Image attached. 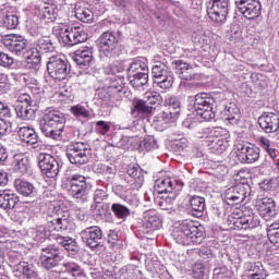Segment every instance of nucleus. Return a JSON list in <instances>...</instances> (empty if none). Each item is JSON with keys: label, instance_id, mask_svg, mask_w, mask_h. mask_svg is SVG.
Segmentation results:
<instances>
[{"label": "nucleus", "instance_id": "nucleus-1", "mask_svg": "<svg viewBox=\"0 0 279 279\" xmlns=\"http://www.w3.org/2000/svg\"><path fill=\"white\" fill-rule=\"evenodd\" d=\"M71 226V219L69 216L63 215L48 222L47 230H44V236H47L49 241H56L61 247H64L68 252H80L77 241L71 236L61 235L58 232H65Z\"/></svg>", "mask_w": 279, "mask_h": 279}, {"label": "nucleus", "instance_id": "nucleus-2", "mask_svg": "<svg viewBox=\"0 0 279 279\" xmlns=\"http://www.w3.org/2000/svg\"><path fill=\"white\" fill-rule=\"evenodd\" d=\"M171 235L179 245H191V243L199 245L206 239V231L204 227L197 226L191 220H184L173 228Z\"/></svg>", "mask_w": 279, "mask_h": 279}, {"label": "nucleus", "instance_id": "nucleus-3", "mask_svg": "<svg viewBox=\"0 0 279 279\" xmlns=\"http://www.w3.org/2000/svg\"><path fill=\"white\" fill-rule=\"evenodd\" d=\"M65 125L66 118H64V113L57 110L45 113L39 123L41 134L52 141H62Z\"/></svg>", "mask_w": 279, "mask_h": 279}, {"label": "nucleus", "instance_id": "nucleus-4", "mask_svg": "<svg viewBox=\"0 0 279 279\" xmlns=\"http://www.w3.org/2000/svg\"><path fill=\"white\" fill-rule=\"evenodd\" d=\"M196 117L203 121H217V111H215V97L208 93H198L194 96L193 106Z\"/></svg>", "mask_w": 279, "mask_h": 279}, {"label": "nucleus", "instance_id": "nucleus-5", "mask_svg": "<svg viewBox=\"0 0 279 279\" xmlns=\"http://www.w3.org/2000/svg\"><path fill=\"white\" fill-rule=\"evenodd\" d=\"M65 156L69 162L75 167L87 165L92 156L90 145L84 142L72 143L68 145Z\"/></svg>", "mask_w": 279, "mask_h": 279}, {"label": "nucleus", "instance_id": "nucleus-6", "mask_svg": "<svg viewBox=\"0 0 279 279\" xmlns=\"http://www.w3.org/2000/svg\"><path fill=\"white\" fill-rule=\"evenodd\" d=\"M165 106H167L168 110L158 113L155 120L157 125H168V123H173L180 117L182 104L178 97L170 96L166 98Z\"/></svg>", "mask_w": 279, "mask_h": 279}, {"label": "nucleus", "instance_id": "nucleus-7", "mask_svg": "<svg viewBox=\"0 0 279 279\" xmlns=\"http://www.w3.org/2000/svg\"><path fill=\"white\" fill-rule=\"evenodd\" d=\"M41 267L53 269L64 260V251L56 244H49L40 250Z\"/></svg>", "mask_w": 279, "mask_h": 279}, {"label": "nucleus", "instance_id": "nucleus-8", "mask_svg": "<svg viewBox=\"0 0 279 279\" xmlns=\"http://www.w3.org/2000/svg\"><path fill=\"white\" fill-rule=\"evenodd\" d=\"M57 35L59 36V43H63L68 47H75L82 43L88 40V34L84 32L81 27H63L57 29Z\"/></svg>", "mask_w": 279, "mask_h": 279}, {"label": "nucleus", "instance_id": "nucleus-9", "mask_svg": "<svg viewBox=\"0 0 279 279\" xmlns=\"http://www.w3.org/2000/svg\"><path fill=\"white\" fill-rule=\"evenodd\" d=\"M98 47L100 56L105 58H119V37L114 33L108 31L98 38Z\"/></svg>", "mask_w": 279, "mask_h": 279}, {"label": "nucleus", "instance_id": "nucleus-10", "mask_svg": "<svg viewBox=\"0 0 279 279\" xmlns=\"http://www.w3.org/2000/svg\"><path fill=\"white\" fill-rule=\"evenodd\" d=\"M47 71L52 80L62 82L71 73V63L60 57H50L47 62Z\"/></svg>", "mask_w": 279, "mask_h": 279}, {"label": "nucleus", "instance_id": "nucleus-11", "mask_svg": "<svg viewBox=\"0 0 279 279\" xmlns=\"http://www.w3.org/2000/svg\"><path fill=\"white\" fill-rule=\"evenodd\" d=\"M151 75L154 77V83L158 88L162 90H168L173 86V72L165 63H157L151 69Z\"/></svg>", "mask_w": 279, "mask_h": 279}, {"label": "nucleus", "instance_id": "nucleus-12", "mask_svg": "<svg viewBox=\"0 0 279 279\" xmlns=\"http://www.w3.org/2000/svg\"><path fill=\"white\" fill-rule=\"evenodd\" d=\"M34 104H36V101L29 94H20L17 101L15 102L16 117L23 121H29L34 119V114H36L35 110L32 109Z\"/></svg>", "mask_w": 279, "mask_h": 279}, {"label": "nucleus", "instance_id": "nucleus-13", "mask_svg": "<svg viewBox=\"0 0 279 279\" xmlns=\"http://www.w3.org/2000/svg\"><path fill=\"white\" fill-rule=\"evenodd\" d=\"M38 167L46 178H58L60 163L50 154L40 153L37 156Z\"/></svg>", "mask_w": 279, "mask_h": 279}, {"label": "nucleus", "instance_id": "nucleus-14", "mask_svg": "<svg viewBox=\"0 0 279 279\" xmlns=\"http://www.w3.org/2000/svg\"><path fill=\"white\" fill-rule=\"evenodd\" d=\"M235 8L244 19L253 21V19H258L263 7L259 0H235Z\"/></svg>", "mask_w": 279, "mask_h": 279}, {"label": "nucleus", "instance_id": "nucleus-15", "mask_svg": "<svg viewBox=\"0 0 279 279\" xmlns=\"http://www.w3.org/2000/svg\"><path fill=\"white\" fill-rule=\"evenodd\" d=\"M230 12V0H211L207 14L214 23H223Z\"/></svg>", "mask_w": 279, "mask_h": 279}, {"label": "nucleus", "instance_id": "nucleus-16", "mask_svg": "<svg viewBox=\"0 0 279 279\" xmlns=\"http://www.w3.org/2000/svg\"><path fill=\"white\" fill-rule=\"evenodd\" d=\"M81 239L89 250H97L104 241V231L98 226H92L81 231Z\"/></svg>", "mask_w": 279, "mask_h": 279}, {"label": "nucleus", "instance_id": "nucleus-17", "mask_svg": "<svg viewBox=\"0 0 279 279\" xmlns=\"http://www.w3.org/2000/svg\"><path fill=\"white\" fill-rule=\"evenodd\" d=\"M2 43L5 49L15 53V56H23L29 45L27 38L19 34L8 35L2 39Z\"/></svg>", "mask_w": 279, "mask_h": 279}, {"label": "nucleus", "instance_id": "nucleus-18", "mask_svg": "<svg viewBox=\"0 0 279 279\" xmlns=\"http://www.w3.org/2000/svg\"><path fill=\"white\" fill-rule=\"evenodd\" d=\"M70 193L75 199H82L88 191L93 189V184L86 181V177L81 174H73L70 177Z\"/></svg>", "mask_w": 279, "mask_h": 279}, {"label": "nucleus", "instance_id": "nucleus-19", "mask_svg": "<svg viewBox=\"0 0 279 279\" xmlns=\"http://www.w3.org/2000/svg\"><path fill=\"white\" fill-rule=\"evenodd\" d=\"M238 158L244 165H253L260 158V148L251 143L240 144L238 146Z\"/></svg>", "mask_w": 279, "mask_h": 279}, {"label": "nucleus", "instance_id": "nucleus-20", "mask_svg": "<svg viewBox=\"0 0 279 279\" xmlns=\"http://www.w3.org/2000/svg\"><path fill=\"white\" fill-rule=\"evenodd\" d=\"M258 125L266 134H279V118L274 112L263 113L258 118Z\"/></svg>", "mask_w": 279, "mask_h": 279}, {"label": "nucleus", "instance_id": "nucleus-21", "mask_svg": "<svg viewBox=\"0 0 279 279\" xmlns=\"http://www.w3.org/2000/svg\"><path fill=\"white\" fill-rule=\"evenodd\" d=\"M245 197H247V191L243 184L231 186L225 192V201L228 206H234V204H243V202H245Z\"/></svg>", "mask_w": 279, "mask_h": 279}, {"label": "nucleus", "instance_id": "nucleus-22", "mask_svg": "<svg viewBox=\"0 0 279 279\" xmlns=\"http://www.w3.org/2000/svg\"><path fill=\"white\" fill-rule=\"evenodd\" d=\"M17 134L22 143L32 145L33 149H36L37 151L43 149V142L38 140V133H36V130L29 126H22L19 129Z\"/></svg>", "mask_w": 279, "mask_h": 279}, {"label": "nucleus", "instance_id": "nucleus-23", "mask_svg": "<svg viewBox=\"0 0 279 279\" xmlns=\"http://www.w3.org/2000/svg\"><path fill=\"white\" fill-rule=\"evenodd\" d=\"M143 230L146 234L150 232H156V230H160L162 228V220L158 213L154 209H149L143 213Z\"/></svg>", "mask_w": 279, "mask_h": 279}, {"label": "nucleus", "instance_id": "nucleus-24", "mask_svg": "<svg viewBox=\"0 0 279 279\" xmlns=\"http://www.w3.org/2000/svg\"><path fill=\"white\" fill-rule=\"evenodd\" d=\"M126 174L130 178L126 180L130 189L133 191H140L145 182V174H143V169L138 166L130 165L126 168Z\"/></svg>", "mask_w": 279, "mask_h": 279}, {"label": "nucleus", "instance_id": "nucleus-25", "mask_svg": "<svg viewBox=\"0 0 279 279\" xmlns=\"http://www.w3.org/2000/svg\"><path fill=\"white\" fill-rule=\"evenodd\" d=\"M220 119L225 123H230V125H236L239 119H241V111L236 107H226L222 111L216 114V121Z\"/></svg>", "mask_w": 279, "mask_h": 279}, {"label": "nucleus", "instance_id": "nucleus-26", "mask_svg": "<svg viewBox=\"0 0 279 279\" xmlns=\"http://www.w3.org/2000/svg\"><path fill=\"white\" fill-rule=\"evenodd\" d=\"M14 189L20 195H23V197H36L38 193L34 183L23 179H15Z\"/></svg>", "mask_w": 279, "mask_h": 279}, {"label": "nucleus", "instance_id": "nucleus-27", "mask_svg": "<svg viewBox=\"0 0 279 279\" xmlns=\"http://www.w3.org/2000/svg\"><path fill=\"white\" fill-rule=\"evenodd\" d=\"M19 195L10 190L0 192V208H2V210H13L16 204H19Z\"/></svg>", "mask_w": 279, "mask_h": 279}, {"label": "nucleus", "instance_id": "nucleus-28", "mask_svg": "<svg viewBox=\"0 0 279 279\" xmlns=\"http://www.w3.org/2000/svg\"><path fill=\"white\" fill-rule=\"evenodd\" d=\"M178 187V180L175 178H165L156 181L155 193L162 195V193H173Z\"/></svg>", "mask_w": 279, "mask_h": 279}, {"label": "nucleus", "instance_id": "nucleus-29", "mask_svg": "<svg viewBox=\"0 0 279 279\" xmlns=\"http://www.w3.org/2000/svg\"><path fill=\"white\" fill-rule=\"evenodd\" d=\"M66 275V279L82 278L84 269L75 262H66L61 265L60 276Z\"/></svg>", "mask_w": 279, "mask_h": 279}, {"label": "nucleus", "instance_id": "nucleus-30", "mask_svg": "<svg viewBox=\"0 0 279 279\" xmlns=\"http://www.w3.org/2000/svg\"><path fill=\"white\" fill-rule=\"evenodd\" d=\"M74 62L78 66H90V62H93V47H83L75 51Z\"/></svg>", "mask_w": 279, "mask_h": 279}, {"label": "nucleus", "instance_id": "nucleus-31", "mask_svg": "<svg viewBox=\"0 0 279 279\" xmlns=\"http://www.w3.org/2000/svg\"><path fill=\"white\" fill-rule=\"evenodd\" d=\"M179 77L181 80H185V82H190L191 80H195L197 77V73H195V70L193 66L182 60L175 61Z\"/></svg>", "mask_w": 279, "mask_h": 279}, {"label": "nucleus", "instance_id": "nucleus-32", "mask_svg": "<svg viewBox=\"0 0 279 279\" xmlns=\"http://www.w3.org/2000/svg\"><path fill=\"white\" fill-rule=\"evenodd\" d=\"M40 56H43L36 47L29 48L27 46L26 51L23 52V58L27 60L29 69H40Z\"/></svg>", "mask_w": 279, "mask_h": 279}, {"label": "nucleus", "instance_id": "nucleus-33", "mask_svg": "<svg viewBox=\"0 0 279 279\" xmlns=\"http://www.w3.org/2000/svg\"><path fill=\"white\" fill-rule=\"evenodd\" d=\"M15 269L22 274L24 279H40V276H38V271L34 267V265L27 263V262H20Z\"/></svg>", "mask_w": 279, "mask_h": 279}, {"label": "nucleus", "instance_id": "nucleus-34", "mask_svg": "<svg viewBox=\"0 0 279 279\" xmlns=\"http://www.w3.org/2000/svg\"><path fill=\"white\" fill-rule=\"evenodd\" d=\"M258 206L260 217H271L274 210H276V202H274V198L263 197Z\"/></svg>", "mask_w": 279, "mask_h": 279}, {"label": "nucleus", "instance_id": "nucleus-35", "mask_svg": "<svg viewBox=\"0 0 279 279\" xmlns=\"http://www.w3.org/2000/svg\"><path fill=\"white\" fill-rule=\"evenodd\" d=\"M35 47L37 51L43 56L44 53H52L56 47H53V43H51V37L41 36L35 43Z\"/></svg>", "mask_w": 279, "mask_h": 279}, {"label": "nucleus", "instance_id": "nucleus-36", "mask_svg": "<svg viewBox=\"0 0 279 279\" xmlns=\"http://www.w3.org/2000/svg\"><path fill=\"white\" fill-rule=\"evenodd\" d=\"M12 165L13 171L15 173H19L20 175H25V173H27V171L29 170V159L22 155L14 156Z\"/></svg>", "mask_w": 279, "mask_h": 279}, {"label": "nucleus", "instance_id": "nucleus-37", "mask_svg": "<svg viewBox=\"0 0 279 279\" xmlns=\"http://www.w3.org/2000/svg\"><path fill=\"white\" fill-rule=\"evenodd\" d=\"M40 19H45L48 23H53L58 19V7L46 3L39 11Z\"/></svg>", "mask_w": 279, "mask_h": 279}, {"label": "nucleus", "instance_id": "nucleus-38", "mask_svg": "<svg viewBox=\"0 0 279 279\" xmlns=\"http://www.w3.org/2000/svg\"><path fill=\"white\" fill-rule=\"evenodd\" d=\"M154 107L149 106L145 99H138L134 102V108L132 110L133 117H138L140 114H151Z\"/></svg>", "mask_w": 279, "mask_h": 279}, {"label": "nucleus", "instance_id": "nucleus-39", "mask_svg": "<svg viewBox=\"0 0 279 279\" xmlns=\"http://www.w3.org/2000/svg\"><path fill=\"white\" fill-rule=\"evenodd\" d=\"M129 77L132 86H135V88H141L149 82V72L129 74Z\"/></svg>", "mask_w": 279, "mask_h": 279}, {"label": "nucleus", "instance_id": "nucleus-40", "mask_svg": "<svg viewBox=\"0 0 279 279\" xmlns=\"http://www.w3.org/2000/svg\"><path fill=\"white\" fill-rule=\"evenodd\" d=\"M75 16L82 23H93V11L86 7L76 5L75 7Z\"/></svg>", "mask_w": 279, "mask_h": 279}, {"label": "nucleus", "instance_id": "nucleus-41", "mask_svg": "<svg viewBox=\"0 0 279 279\" xmlns=\"http://www.w3.org/2000/svg\"><path fill=\"white\" fill-rule=\"evenodd\" d=\"M111 211L113 213L117 219H121L122 221H125V219H128L131 215V211L128 208V206L121 205L119 203H113L111 205Z\"/></svg>", "mask_w": 279, "mask_h": 279}, {"label": "nucleus", "instance_id": "nucleus-42", "mask_svg": "<svg viewBox=\"0 0 279 279\" xmlns=\"http://www.w3.org/2000/svg\"><path fill=\"white\" fill-rule=\"evenodd\" d=\"M128 73L129 75H134L136 73H149V69L147 68V63H145V61H142L141 59H135L130 64Z\"/></svg>", "mask_w": 279, "mask_h": 279}, {"label": "nucleus", "instance_id": "nucleus-43", "mask_svg": "<svg viewBox=\"0 0 279 279\" xmlns=\"http://www.w3.org/2000/svg\"><path fill=\"white\" fill-rule=\"evenodd\" d=\"M242 218L244 220V230H254V228H258V226H260V220L258 219V216H256L252 211L244 214Z\"/></svg>", "mask_w": 279, "mask_h": 279}, {"label": "nucleus", "instance_id": "nucleus-44", "mask_svg": "<svg viewBox=\"0 0 279 279\" xmlns=\"http://www.w3.org/2000/svg\"><path fill=\"white\" fill-rule=\"evenodd\" d=\"M190 204V208L194 210V213H204V208H206V198L202 196H192L187 198Z\"/></svg>", "mask_w": 279, "mask_h": 279}, {"label": "nucleus", "instance_id": "nucleus-45", "mask_svg": "<svg viewBox=\"0 0 279 279\" xmlns=\"http://www.w3.org/2000/svg\"><path fill=\"white\" fill-rule=\"evenodd\" d=\"M0 23L3 25V27H7V29H16V27H19V16L12 13H7L0 20Z\"/></svg>", "mask_w": 279, "mask_h": 279}, {"label": "nucleus", "instance_id": "nucleus-46", "mask_svg": "<svg viewBox=\"0 0 279 279\" xmlns=\"http://www.w3.org/2000/svg\"><path fill=\"white\" fill-rule=\"evenodd\" d=\"M267 234L270 243L279 247V222H274L267 227Z\"/></svg>", "mask_w": 279, "mask_h": 279}, {"label": "nucleus", "instance_id": "nucleus-47", "mask_svg": "<svg viewBox=\"0 0 279 279\" xmlns=\"http://www.w3.org/2000/svg\"><path fill=\"white\" fill-rule=\"evenodd\" d=\"M144 100L151 106H160L162 104V96L158 92H146L144 94Z\"/></svg>", "mask_w": 279, "mask_h": 279}, {"label": "nucleus", "instance_id": "nucleus-48", "mask_svg": "<svg viewBox=\"0 0 279 279\" xmlns=\"http://www.w3.org/2000/svg\"><path fill=\"white\" fill-rule=\"evenodd\" d=\"M71 112L74 117L81 118V119H88L90 117V111L86 109L82 105H76L71 108Z\"/></svg>", "mask_w": 279, "mask_h": 279}, {"label": "nucleus", "instance_id": "nucleus-49", "mask_svg": "<svg viewBox=\"0 0 279 279\" xmlns=\"http://www.w3.org/2000/svg\"><path fill=\"white\" fill-rule=\"evenodd\" d=\"M197 125H199V117H197V113L189 114L183 121V128L187 130H195Z\"/></svg>", "mask_w": 279, "mask_h": 279}, {"label": "nucleus", "instance_id": "nucleus-50", "mask_svg": "<svg viewBox=\"0 0 279 279\" xmlns=\"http://www.w3.org/2000/svg\"><path fill=\"white\" fill-rule=\"evenodd\" d=\"M194 279H208V272L204 268V264L196 263L193 267Z\"/></svg>", "mask_w": 279, "mask_h": 279}, {"label": "nucleus", "instance_id": "nucleus-51", "mask_svg": "<svg viewBox=\"0 0 279 279\" xmlns=\"http://www.w3.org/2000/svg\"><path fill=\"white\" fill-rule=\"evenodd\" d=\"M123 68H121V63L119 61H114L104 68L105 75H117V73H121Z\"/></svg>", "mask_w": 279, "mask_h": 279}, {"label": "nucleus", "instance_id": "nucleus-52", "mask_svg": "<svg viewBox=\"0 0 279 279\" xmlns=\"http://www.w3.org/2000/svg\"><path fill=\"white\" fill-rule=\"evenodd\" d=\"M192 41L196 47H203L204 45H208V37H206L203 32H194Z\"/></svg>", "mask_w": 279, "mask_h": 279}, {"label": "nucleus", "instance_id": "nucleus-53", "mask_svg": "<svg viewBox=\"0 0 279 279\" xmlns=\"http://www.w3.org/2000/svg\"><path fill=\"white\" fill-rule=\"evenodd\" d=\"M121 279H136V269L134 266H124L120 269Z\"/></svg>", "mask_w": 279, "mask_h": 279}, {"label": "nucleus", "instance_id": "nucleus-54", "mask_svg": "<svg viewBox=\"0 0 279 279\" xmlns=\"http://www.w3.org/2000/svg\"><path fill=\"white\" fill-rule=\"evenodd\" d=\"M140 147H144L147 151H151V149H158V142L153 136H148L141 142Z\"/></svg>", "mask_w": 279, "mask_h": 279}, {"label": "nucleus", "instance_id": "nucleus-55", "mask_svg": "<svg viewBox=\"0 0 279 279\" xmlns=\"http://www.w3.org/2000/svg\"><path fill=\"white\" fill-rule=\"evenodd\" d=\"M245 267L247 271H250V274H267V270H265V267H263V264H260V262L247 263Z\"/></svg>", "mask_w": 279, "mask_h": 279}, {"label": "nucleus", "instance_id": "nucleus-56", "mask_svg": "<svg viewBox=\"0 0 279 279\" xmlns=\"http://www.w3.org/2000/svg\"><path fill=\"white\" fill-rule=\"evenodd\" d=\"M93 198L95 204H101L104 199H108V190L106 187L95 190Z\"/></svg>", "mask_w": 279, "mask_h": 279}, {"label": "nucleus", "instance_id": "nucleus-57", "mask_svg": "<svg viewBox=\"0 0 279 279\" xmlns=\"http://www.w3.org/2000/svg\"><path fill=\"white\" fill-rule=\"evenodd\" d=\"M95 130L98 134H102V136H106V134L110 132V122H106L104 120L97 121Z\"/></svg>", "mask_w": 279, "mask_h": 279}, {"label": "nucleus", "instance_id": "nucleus-58", "mask_svg": "<svg viewBox=\"0 0 279 279\" xmlns=\"http://www.w3.org/2000/svg\"><path fill=\"white\" fill-rule=\"evenodd\" d=\"M14 64V58L10 57V54L0 51V66L8 69Z\"/></svg>", "mask_w": 279, "mask_h": 279}, {"label": "nucleus", "instance_id": "nucleus-59", "mask_svg": "<svg viewBox=\"0 0 279 279\" xmlns=\"http://www.w3.org/2000/svg\"><path fill=\"white\" fill-rule=\"evenodd\" d=\"M180 88H184L186 95H193L199 88V83L183 82L180 84Z\"/></svg>", "mask_w": 279, "mask_h": 279}, {"label": "nucleus", "instance_id": "nucleus-60", "mask_svg": "<svg viewBox=\"0 0 279 279\" xmlns=\"http://www.w3.org/2000/svg\"><path fill=\"white\" fill-rule=\"evenodd\" d=\"M96 173H101L102 175H110L114 173V168L107 166L106 163H97L95 166Z\"/></svg>", "mask_w": 279, "mask_h": 279}, {"label": "nucleus", "instance_id": "nucleus-61", "mask_svg": "<svg viewBox=\"0 0 279 279\" xmlns=\"http://www.w3.org/2000/svg\"><path fill=\"white\" fill-rule=\"evenodd\" d=\"M10 90V82L8 80V74L0 72V93L5 94Z\"/></svg>", "mask_w": 279, "mask_h": 279}, {"label": "nucleus", "instance_id": "nucleus-62", "mask_svg": "<svg viewBox=\"0 0 279 279\" xmlns=\"http://www.w3.org/2000/svg\"><path fill=\"white\" fill-rule=\"evenodd\" d=\"M27 32L34 37L40 36V34H43V27L38 26V24L34 22H28Z\"/></svg>", "mask_w": 279, "mask_h": 279}, {"label": "nucleus", "instance_id": "nucleus-63", "mask_svg": "<svg viewBox=\"0 0 279 279\" xmlns=\"http://www.w3.org/2000/svg\"><path fill=\"white\" fill-rule=\"evenodd\" d=\"M230 223L233 226L234 230H245V221L243 216L239 218L231 217L229 218Z\"/></svg>", "mask_w": 279, "mask_h": 279}, {"label": "nucleus", "instance_id": "nucleus-64", "mask_svg": "<svg viewBox=\"0 0 279 279\" xmlns=\"http://www.w3.org/2000/svg\"><path fill=\"white\" fill-rule=\"evenodd\" d=\"M231 272L226 268H216L214 270V278L215 279H230Z\"/></svg>", "mask_w": 279, "mask_h": 279}]
</instances>
